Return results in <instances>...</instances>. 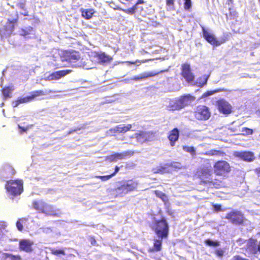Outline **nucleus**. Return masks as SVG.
Listing matches in <instances>:
<instances>
[{"label":"nucleus","instance_id":"obj_3","mask_svg":"<svg viewBox=\"0 0 260 260\" xmlns=\"http://www.w3.org/2000/svg\"><path fill=\"white\" fill-rule=\"evenodd\" d=\"M197 175L202 181L206 183H211L216 188H218L222 185L221 181L213 180L212 178L211 171L208 168L201 169L198 171Z\"/></svg>","mask_w":260,"mask_h":260},{"label":"nucleus","instance_id":"obj_51","mask_svg":"<svg viewBox=\"0 0 260 260\" xmlns=\"http://www.w3.org/2000/svg\"><path fill=\"white\" fill-rule=\"evenodd\" d=\"M153 172L155 173H162L164 172V169L163 168H160V169H154Z\"/></svg>","mask_w":260,"mask_h":260},{"label":"nucleus","instance_id":"obj_18","mask_svg":"<svg viewBox=\"0 0 260 260\" xmlns=\"http://www.w3.org/2000/svg\"><path fill=\"white\" fill-rule=\"evenodd\" d=\"M34 243L29 240H22L19 242V247L21 250L27 252L32 251V246Z\"/></svg>","mask_w":260,"mask_h":260},{"label":"nucleus","instance_id":"obj_35","mask_svg":"<svg viewBox=\"0 0 260 260\" xmlns=\"http://www.w3.org/2000/svg\"><path fill=\"white\" fill-rule=\"evenodd\" d=\"M155 193L157 197L160 198L164 202H166L168 201V197L162 192L158 190H156L155 191Z\"/></svg>","mask_w":260,"mask_h":260},{"label":"nucleus","instance_id":"obj_43","mask_svg":"<svg viewBox=\"0 0 260 260\" xmlns=\"http://www.w3.org/2000/svg\"><path fill=\"white\" fill-rule=\"evenodd\" d=\"M113 176H114V174H111L110 175H106V176H96V177L100 178L103 181H105L109 180Z\"/></svg>","mask_w":260,"mask_h":260},{"label":"nucleus","instance_id":"obj_55","mask_svg":"<svg viewBox=\"0 0 260 260\" xmlns=\"http://www.w3.org/2000/svg\"><path fill=\"white\" fill-rule=\"evenodd\" d=\"M120 168L119 167L116 166L115 167V172L112 174H114V176L119 171Z\"/></svg>","mask_w":260,"mask_h":260},{"label":"nucleus","instance_id":"obj_49","mask_svg":"<svg viewBox=\"0 0 260 260\" xmlns=\"http://www.w3.org/2000/svg\"><path fill=\"white\" fill-rule=\"evenodd\" d=\"M118 126H116L114 127H113V128H111V129H110L108 133H109L110 134H115L116 133H118Z\"/></svg>","mask_w":260,"mask_h":260},{"label":"nucleus","instance_id":"obj_61","mask_svg":"<svg viewBox=\"0 0 260 260\" xmlns=\"http://www.w3.org/2000/svg\"><path fill=\"white\" fill-rule=\"evenodd\" d=\"M141 3H142V2L141 1H139L136 5H137V6L139 4Z\"/></svg>","mask_w":260,"mask_h":260},{"label":"nucleus","instance_id":"obj_56","mask_svg":"<svg viewBox=\"0 0 260 260\" xmlns=\"http://www.w3.org/2000/svg\"><path fill=\"white\" fill-rule=\"evenodd\" d=\"M255 172L258 176H260V168H257L255 170Z\"/></svg>","mask_w":260,"mask_h":260},{"label":"nucleus","instance_id":"obj_2","mask_svg":"<svg viewBox=\"0 0 260 260\" xmlns=\"http://www.w3.org/2000/svg\"><path fill=\"white\" fill-rule=\"evenodd\" d=\"M56 91L50 89L39 90L33 91L29 93V95L25 97H19L18 99L14 101L12 103L14 107H17L20 104L27 103L34 101L36 98L42 96L47 95L51 93H55Z\"/></svg>","mask_w":260,"mask_h":260},{"label":"nucleus","instance_id":"obj_63","mask_svg":"<svg viewBox=\"0 0 260 260\" xmlns=\"http://www.w3.org/2000/svg\"><path fill=\"white\" fill-rule=\"evenodd\" d=\"M5 70H4V71H3V76H4V73H5Z\"/></svg>","mask_w":260,"mask_h":260},{"label":"nucleus","instance_id":"obj_47","mask_svg":"<svg viewBox=\"0 0 260 260\" xmlns=\"http://www.w3.org/2000/svg\"><path fill=\"white\" fill-rule=\"evenodd\" d=\"M25 2L24 1H22V0H21L17 4V6L21 9H24V8H25Z\"/></svg>","mask_w":260,"mask_h":260},{"label":"nucleus","instance_id":"obj_50","mask_svg":"<svg viewBox=\"0 0 260 260\" xmlns=\"http://www.w3.org/2000/svg\"><path fill=\"white\" fill-rule=\"evenodd\" d=\"M42 230L43 232L45 233H50L52 230L50 228H44L41 229Z\"/></svg>","mask_w":260,"mask_h":260},{"label":"nucleus","instance_id":"obj_13","mask_svg":"<svg viewBox=\"0 0 260 260\" xmlns=\"http://www.w3.org/2000/svg\"><path fill=\"white\" fill-rule=\"evenodd\" d=\"M225 218L235 224H240L243 221V216L239 211H233L226 214Z\"/></svg>","mask_w":260,"mask_h":260},{"label":"nucleus","instance_id":"obj_23","mask_svg":"<svg viewBox=\"0 0 260 260\" xmlns=\"http://www.w3.org/2000/svg\"><path fill=\"white\" fill-rule=\"evenodd\" d=\"M179 138V131L177 128L173 129L169 136V139L170 141V144L172 146H174L175 143L178 140Z\"/></svg>","mask_w":260,"mask_h":260},{"label":"nucleus","instance_id":"obj_25","mask_svg":"<svg viewBox=\"0 0 260 260\" xmlns=\"http://www.w3.org/2000/svg\"><path fill=\"white\" fill-rule=\"evenodd\" d=\"M256 241L254 239H250L247 242V249L251 253L255 254L257 251L258 245L256 244Z\"/></svg>","mask_w":260,"mask_h":260},{"label":"nucleus","instance_id":"obj_54","mask_svg":"<svg viewBox=\"0 0 260 260\" xmlns=\"http://www.w3.org/2000/svg\"><path fill=\"white\" fill-rule=\"evenodd\" d=\"M137 9V5H135V6H134L131 9V10H129V12L132 13H135V12L136 11Z\"/></svg>","mask_w":260,"mask_h":260},{"label":"nucleus","instance_id":"obj_58","mask_svg":"<svg viewBox=\"0 0 260 260\" xmlns=\"http://www.w3.org/2000/svg\"><path fill=\"white\" fill-rule=\"evenodd\" d=\"M257 251H259L260 252V242H259V244L258 245Z\"/></svg>","mask_w":260,"mask_h":260},{"label":"nucleus","instance_id":"obj_19","mask_svg":"<svg viewBox=\"0 0 260 260\" xmlns=\"http://www.w3.org/2000/svg\"><path fill=\"white\" fill-rule=\"evenodd\" d=\"M152 137V134L150 132H141L138 134H136V138L137 141L140 143L150 140Z\"/></svg>","mask_w":260,"mask_h":260},{"label":"nucleus","instance_id":"obj_45","mask_svg":"<svg viewBox=\"0 0 260 260\" xmlns=\"http://www.w3.org/2000/svg\"><path fill=\"white\" fill-rule=\"evenodd\" d=\"M184 9L185 10L189 9L191 7V0H184Z\"/></svg>","mask_w":260,"mask_h":260},{"label":"nucleus","instance_id":"obj_15","mask_svg":"<svg viewBox=\"0 0 260 260\" xmlns=\"http://www.w3.org/2000/svg\"><path fill=\"white\" fill-rule=\"evenodd\" d=\"M203 34L204 38L213 45L218 46L223 43V42L218 41L212 33L204 27H203Z\"/></svg>","mask_w":260,"mask_h":260},{"label":"nucleus","instance_id":"obj_44","mask_svg":"<svg viewBox=\"0 0 260 260\" xmlns=\"http://www.w3.org/2000/svg\"><path fill=\"white\" fill-rule=\"evenodd\" d=\"M224 252V250L218 248L215 250V254L217 256L221 257L223 255Z\"/></svg>","mask_w":260,"mask_h":260},{"label":"nucleus","instance_id":"obj_28","mask_svg":"<svg viewBox=\"0 0 260 260\" xmlns=\"http://www.w3.org/2000/svg\"><path fill=\"white\" fill-rule=\"evenodd\" d=\"M156 74V73H154L152 72H145L139 75L138 76L134 77L132 79L136 81H138L141 79L147 78L148 77H153L155 76Z\"/></svg>","mask_w":260,"mask_h":260},{"label":"nucleus","instance_id":"obj_17","mask_svg":"<svg viewBox=\"0 0 260 260\" xmlns=\"http://www.w3.org/2000/svg\"><path fill=\"white\" fill-rule=\"evenodd\" d=\"M178 100L180 109H182L190 104L195 100V98L190 94H186L180 97Z\"/></svg>","mask_w":260,"mask_h":260},{"label":"nucleus","instance_id":"obj_16","mask_svg":"<svg viewBox=\"0 0 260 260\" xmlns=\"http://www.w3.org/2000/svg\"><path fill=\"white\" fill-rule=\"evenodd\" d=\"M233 155L246 161H252L254 159L253 153L250 151H235Z\"/></svg>","mask_w":260,"mask_h":260},{"label":"nucleus","instance_id":"obj_53","mask_svg":"<svg viewBox=\"0 0 260 260\" xmlns=\"http://www.w3.org/2000/svg\"><path fill=\"white\" fill-rule=\"evenodd\" d=\"M214 209L216 211H220L221 206L219 205H214Z\"/></svg>","mask_w":260,"mask_h":260},{"label":"nucleus","instance_id":"obj_7","mask_svg":"<svg viewBox=\"0 0 260 260\" xmlns=\"http://www.w3.org/2000/svg\"><path fill=\"white\" fill-rule=\"evenodd\" d=\"M18 17L16 16L12 19H8L6 24L0 29V35L3 38H7L12 34L15 24L16 23Z\"/></svg>","mask_w":260,"mask_h":260},{"label":"nucleus","instance_id":"obj_24","mask_svg":"<svg viewBox=\"0 0 260 260\" xmlns=\"http://www.w3.org/2000/svg\"><path fill=\"white\" fill-rule=\"evenodd\" d=\"M167 108L170 111L181 110L178 99L170 100L167 106Z\"/></svg>","mask_w":260,"mask_h":260},{"label":"nucleus","instance_id":"obj_21","mask_svg":"<svg viewBox=\"0 0 260 260\" xmlns=\"http://www.w3.org/2000/svg\"><path fill=\"white\" fill-rule=\"evenodd\" d=\"M95 56L98 58L99 62L102 63H106L110 62L112 60V58L106 54L105 53H95Z\"/></svg>","mask_w":260,"mask_h":260},{"label":"nucleus","instance_id":"obj_38","mask_svg":"<svg viewBox=\"0 0 260 260\" xmlns=\"http://www.w3.org/2000/svg\"><path fill=\"white\" fill-rule=\"evenodd\" d=\"M205 243L206 245L210 246L216 247L220 245L219 242L218 241H214L210 239L206 240Z\"/></svg>","mask_w":260,"mask_h":260},{"label":"nucleus","instance_id":"obj_34","mask_svg":"<svg viewBox=\"0 0 260 260\" xmlns=\"http://www.w3.org/2000/svg\"><path fill=\"white\" fill-rule=\"evenodd\" d=\"M183 150L185 152L189 153L192 156L196 155V149L193 147L183 146Z\"/></svg>","mask_w":260,"mask_h":260},{"label":"nucleus","instance_id":"obj_60","mask_svg":"<svg viewBox=\"0 0 260 260\" xmlns=\"http://www.w3.org/2000/svg\"><path fill=\"white\" fill-rule=\"evenodd\" d=\"M178 164H176V165H174L173 166H174V167H175V168H178Z\"/></svg>","mask_w":260,"mask_h":260},{"label":"nucleus","instance_id":"obj_46","mask_svg":"<svg viewBox=\"0 0 260 260\" xmlns=\"http://www.w3.org/2000/svg\"><path fill=\"white\" fill-rule=\"evenodd\" d=\"M4 230V224L3 222H0V241L4 238L3 235V230Z\"/></svg>","mask_w":260,"mask_h":260},{"label":"nucleus","instance_id":"obj_6","mask_svg":"<svg viewBox=\"0 0 260 260\" xmlns=\"http://www.w3.org/2000/svg\"><path fill=\"white\" fill-rule=\"evenodd\" d=\"M152 228L155 230V233L158 237L164 238L167 236L169 226L164 218L160 220H155Z\"/></svg>","mask_w":260,"mask_h":260},{"label":"nucleus","instance_id":"obj_36","mask_svg":"<svg viewBox=\"0 0 260 260\" xmlns=\"http://www.w3.org/2000/svg\"><path fill=\"white\" fill-rule=\"evenodd\" d=\"M166 5L167 10H175L174 0H166Z\"/></svg>","mask_w":260,"mask_h":260},{"label":"nucleus","instance_id":"obj_31","mask_svg":"<svg viewBox=\"0 0 260 260\" xmlns=\"http://www.w3.org/2000/svg\"><path fill=\"white\" fill-rule=\"evenodd\" d=\"M118 126V131L119 133H125L127 131H129L132 128V125L131 124H128L127 125L125 124H120L117 125Z\"/></svg>","mask_w":260,"mask_h":260},{"label":"nucleus","instance_id":"obj_40","mask_svg":"<svg viewBox=\"0 0 260 260\" xmlns=\"http://www.w3.org/2000/svg\"><path fill=\"white\" fill-rule=\"evenodd\" d=\"M208 78V77H204V79H204L203 81H202V78L198 79L197 82H196V84L199 87L203 86L204 85H205L207 83Z\"/></svg>","mask_w":260,"mask_h":260},{"label":"nucleus","instance_id":"obj_8","mask_svg":"<svg viewBox=\"0 0 260 260\" xmlns=\"http://www.w3.org/2000/svg\"><path fill=\"white\" fill-rule=\"evenodd\" d=\"M214 171L217 175L225 176L231 171V167L226 161H218L214 165Z\"/></svg>","mask_w":260,"mask_h":260},{"label":"nucleus","instance_id":"obj_59","mask_svg":"<svg viewBox=\"0 0 260 260\" xmlns=\"http://www.w3.org/2000/svg\"><path fill=\"white\" fill-rule=\"evenodd\" d=\"M96 242L95 240L94 239H93L91 241V243L92 245L94 244V243Z\"/></svg>","mask_w":260,"mask_h":260},{"label":"nucleus","instance_id":"obj_30","mask_svg":"<svg viewBox=\"0 0 260 260\" xmlns=\"http://www.w3.org/2000/svg\"><path fill=\"white\" fill-rule=\"evenodd\" d=\"M13 86L7 87L2 89V92L4 96V99H6L7 98H11L10 94L11 92L13 91Z\"/></svg>","mask_w":260,"mask_h":260},{"label":"nucleus","instance_id":"obj_41","mask_svg":"<svg viewBox=\"0 0 260 260\" xmlns=\"http://www.w3.org/2000/svg\"><path fill=\"white\" fill-rule=\"evenodd\" d=\"M223 153L220 151H217V150H211L210 151H209L208 152L206 153V154L207 155H222L223 156Z\"/></svg>","mask_w":260,"mask_h":260},{"label":"nucleus","instance_id":"obj_29","mask_svg":"<svg viewBox=\"0 0 260 260\" xmlns=\"http://www.w3.org/2000/svg\"><path fill=\"white\" fill-rule=\"evenodd\" d=\"M19 34L21 36H26L29 35H34V30L32 27L29 26L22 29L19 31Z\"/></svg>","mask_w":260,"mask_h":260},{"label":"nucleus","instance_id":"obj_10","mask_svg":"<svg viewBox=\"0 0 260 260\" xmlns=\"http://www.w3.org/2000/svg\"><path fill=\"white\" fill-rule=\"evenodd\" d=\"M72 71L70 70H61L53 72L51 74L46 73L44 75L43 79L45 81H52L58 80L61 78H62L67 75L71 73Z\"/></svg>","mask_w":260,"mask_h":260},{"label":"nucleus","instance_id":"obj_12","mask_svg":"<svg viewBox=\"0 0 260 260\" xmlns=\"http://www.w3.org/2000/svg\"><path fill=\"white\" fill-rule=\"evenodd\" d=\"M134 154L131 150L125 151L121 153H115L107 157L106 159L110 161H117L118 160L126 159Z\"/></svg>","mask_w":260,"mask_h":260},{"label":"nucleus","instance_id":"obj_20","mask_svg":"<svg viewBox=\"0 0 260 260\" xmlns=\"http://www.w3.org/2000/svg\"><path fill=\"white\" fill-rule=\"evenodd\" d=\"M15 173V171L12 167L9 165H6L2 170L1 171V175L2 177L7 178L9 176L13 175Z\"/></svg>","mask_w":260,"mask_h":260},{"label":"nucleus","instance_id":"obj_39","mask_svg":"<svg viewBox=\"0 0 260 260\" xmlns=\"http://www.w3.org/2000/svg\"><path fill=\"white\" fill-rule=\"evenodd\" d=\"M26 221V219L25 218H21L17 222H16V226L18 229V230L20 231H22L23 228L22 225V223H24Z\"/></svg>","mask_w":260,"mask_h":260},{"label":"nucleus","instance_id":"obj_9","mask_svg":"<svg viewBox=\"0 0 260 260\" xmlns=\"http://www.w3.org/2000/svg\"><path fill=\"white\" fill-rule=\"evenodd\" d=\"M194 115L199 120H207L210 117L211 113L207 106L199 105L196 108Z\"/></svg>","mask_w":260,"mask_h":260},{"label":"nucleus","instance_id":"obj_1","mask_svg":"<svg viewBox=\"0 0 260 260\" xmlns=\"http://www.w3.org/2000/svg\"><path fill=\"white\" fill-rule=\"evenodd\" d=\"M64 57H61V59L62 62L66 61L67 63H63L60 66V67H65L69 64H71L72 66L82 67L86 70H89L94 68L93 65L88 64L89 63L85 62V61H80V56L79 53L76 51L73 52H66L64 53Z\"/></svg>","mask_w":260,"mask_h":260},{"label":"nucleus","instance_id":"obj_26","mask_svg":"<svg viewBox=\"0 0 260 260\" xmlns=\"http://www.w3.org/2000/svg\"><path fill=\"white\" fill-rule=\"evenodd\" d=\"M45 205L46 203L43 201H35L33 203L34 208L42 213H43Z\"/></svg>","mask_w":260,"mask_h":260},{"label":"nucleus","instance_id":"obj_33","mask_svg":"<svg viewBox=\"0 0 260 260\" xmlns=\"http://www.w3.org/2000/svg\"><path fill=\"white\" fill-rule=\"evenodd\" d=\"M94 13V11L93 9L83 10L82 11V15L86 19H89L92 17Z\"/></svg>","mask_w":260,"mask_h":260},{"label":"nucleus","instance_id":"obj_64","mask_svg":"<svg viewBox=\"0 0 260 260\" xmlns=\"http://www.w3.org/2000/svg\"><path fill=\"white\" fill-rule=\"evenodd\" d=\"M72 133V131H71V132H70L68 133V134H71V133Z\"/></svg>","mask_w":260,"mask_h":260},{"label":"nucleus","instance_id":"obj_32","mask_svg":"<svg viewBox=\"0 0 260 260\" xmlns=\"http://www.w3.org/2000/svg\"><path fill=\"white\" fill-rule=\"evenodd\" d=\"M224 91H229L228 90L224 88H218L214 90L208 91L205 92L201 96V98H204L208 96L211 95L214 93Z\"/></svg>","mask_w":260,"mask_h":260},{"label":"nucleus","instance_id":"obj_48","mask_svg":"<svg viewBox=\"0 0 260 260\" xmlns=\"http://www.w3.org/2000/svg\"><path fill=\"white\" fill-rule=\"evenodd\" d=\"M242 132H245L247 135H251L253 133L252 129L247 128V127L243 128Z\"/></svg>","mask_w":260,"mask_h":260},{"label":"nucleus","instance_id":"obj_11","mask_svg":"<svg viewBox=\"0 0 260 260\" xmlns=\"http://www.w3.org/2000/svg\"><path fill=\"white\" fill-rule=\"evenodd\" d=\"M216 106L218 111L224 115H229L232 112V105L224 99H220L216 101Z\"/></svg>","mask_w":260,"mask_h":260},{"label":"nucleus","instance_id":"obj_27","mask_svg":"<svg viewBox=\"0 0 260 260\" xmlns=\"http://www.w3.org/2000/svg\"><path fill=\"white\" fill-rule=\"evenodd\" d=\"M0 257L4 260H21V258L19 255H14L9 253H2L0 254Z\"/></svg>","mask_w":260,"mask_h":260},{"label":"nucleus","instance_id":"obj_42","mask_svg":"<svg viewBox=\"0 0 260 260\" xmlns=\"http://www.w3.org/2000/svg\"><path fill=\"white\" fill-rule=\"evenodd\" d=\"M51 253L55 255H58L59 254H62V255H65V252L63 250L61 249H52L51 250Z\"/></svg>","mask_w":260,"mask_h":260},{"label":"nucleus","instance_id":"obj_52","mask_svg":"<svg viewBox=\"0 0 260 260\" xmlns=\"http://www.w3.org/2000/svg\"><path fill=\"white\" fill-rule=\"evenodd\" d=\"M233 260H248V259H246V258H242V257H240V256H235L233 257Z\"/></svg>","mask_w":260,"mask_h":260},{"label":"nucleus","instance_id":"obj_57","mask_svg":"<svg viewBox=\"0 0 260 260\" xmlns=\"http://www.w3.org/2000/svg\"><path fill=\"white\" fill-rule=\"evenodd\" d=\"M18 126H19V128L20 129H21L23 131H25L27 130V128H25L24 127H22L20 126L19 125H18Z\"/></svg>","mask_w":260,"mask_h":260},{"label":"nucleus","instance_id":"obj_22","mask_svg":"<svg viewBox=\"0 0 260 260\" xmlns=\"http://www.w3.org/2000/svg\"><path fill=\"white\" fill-rule=\"evenodd\" d=\"M58 210L54 208V207L46 203L43 213L50 216H57Z\"/></svg>","mask_w":260,"mask_h":260},{"label":"nucleus","instance_id":"obj_14","mask_svg":"<svg viewBox=\"0 0 260 260\" xmlns=\"http://www.w3.org/2000/svg\"><path fill=\"white\" fill-rule=\"evenodd\" d=\"M182 75L186 81L190 84H192L194 80V75L191 72L190 65L184 63L182 66Z\"/></svg>","mask_w":260,"mask_h":260},{"label":"nucleus","instance_id":"obj_62","mask_svg":"<svg viewBox=\"0 0 260 260\" xmlns=\"http://www.w3.org/2000/svg\"><path fill=\"white\" fill-rule=\"evenodd\" d=\"M22 14H23L25 16H26V15H27V12H24V13H22Z\"/></svg>","mask_w":260,"mask_h":260},{"label":"nucleus","instance_id":"obj_4","mask_svg":"<svg viewBox=\"0 0 260 260\" xmlns=\"http://www.w3.org/2000/svg\"><path fill=\"white\" fill-rule=\"evenodd\" d=\"M138 186V182L133 180H127L121 183V185L115 189L116 196H123L128 192L135 190Z\"/></svg>","mask_w":260,"mask_h":260},{"label":"nucleus","instance_id":"obj_5","mask_svg":"<svg viewBox=\"0 0 260 260\" xmlns=\"http://www.w3.org/2000/svg\"><path fill=\"white\" fill-rule=\"evenodd\" d=\"M5 186L8 193L13 196L19 195L23 191V182L21 180L7 181Z\"/></svg>","mask_w":260,"mask_h":260},{"label":"nucleus","instance_id":"obj_37","mask_svg":"<svg viewBox=\"0 0 260 260\" xmlns=\"http://www.w3.org/2000/svg\"><path fill=\"white\" fill-rule=\"evenodd\" d=\"M158 239L156 240L154 243V246L156 251H159L161 249V241L163 238L158 237Z\"/></svg>","mask_w":260,"mask_h":260}]
</instances>
